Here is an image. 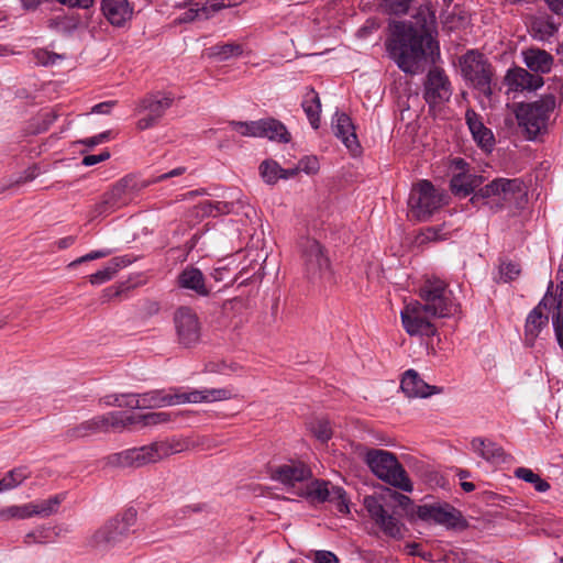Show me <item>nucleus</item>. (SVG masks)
<instances>
[{
	"label": "nucleus",
	"instance_id": "obj_59",
	"mask_svg": "<svg viewBox=\"0 0 563 563\" xmlns=\"http://www.w3.org/2000/svg\"><path fill=\"white\" fill-rule=\"evenodd\" d=\"M109 139V132H102L98 135H95L92 137H88L86 140H82L81 143L89 146V147H92L95 145H98V144H101L106 141H108Z\"/></svg>",
	"mask_w": 563,
	"mask_h": 563
},
{
	"label": "nucleus",
	"instance_id": "obj_37",
	"mask_svg": "<svg viewBox=\"0 0 563 563\" xmlns=\"http://www.w3.org/2000/svg\"><path fill=\"white\" fill-rule=\"evenodd\" d=\"M385 534L400 539L404 537L405 527L404 525L391 515H385V517L377 523Z\"/></svg>",
	"mask_w": 563,
	"mask_h": 563
},
{
	"label": "nucleus",
	"instance_id": "obj_34",
	"mask_svg": "<svg viewBox=\"0 0 563 563\" xmlns=\"http://www.w3.org/2000/svg\"><path fill=\"white\" fill-rule=\"evenodd\" d=\"M243 53V48L238 43L218 44L208 49V56L220 62L232 57H238Z\"/></svg>",
	"mask_w": 563,
	"mask_h": 563
},
{
	"label": "nucleus",
	"instance_id": "obj_57",
	"mask_svg": "<svg viewBox=\"0 0 563 563\" xmlns=\"http://www.w3.org/2000/svg\"><path fill=\"white\" fill-rule=\"evenodd\" d=\"M120 397H123V399L119 400L118 407L140 408L137 394H121Z\"/></svg>",
	"mask_w": 563,
	"mask_h": 563
},
{
	"label": "nucleus",
	"instance_id": "obj_7",
	"mask_svg": "<svg viewBox=\"0 0 563 563\" xmlns=\"http://www.w3.org/2000/svg\"><path fill=\"white\" fill-rule=\"evenodd\" d=\"M420 301L438 318H449L459 311V303L444 280L428 278L419 289Z\"/></svg>",
	"mask_w": 563,
	"mask_h": 563
},
{
	"label": "nucleus",
	"instance_id": "obj_52",
	"mask_svg": "<svg viewBox=\"0 0 563 563\" xmlns=\"http://www.w3.org/2000/svg\"><path fill=\"white\" fill-rule=\"evenodd\" d=\"M110 254H111V250H108V249L91 251L90 253H88V254H86V255H84V256L73 261L69 264V266L70 267H75L76 265H78L80 263L103 258V257L109 256Z\"/></svg>",
	"mask_w": 563,
	"mask_h": 563
},
{
	"label": "nucleus",
	"instance_id": "obj_61",
	"mask_svg": "<svg viewBox=\"0 0 563 563\" xmlns=\"http://www.w3.org/2000/svg\"><path fill=\"white\" fill-rule=\"evenodd\" d=\"M344 496H346V493L342 487L331 485V488L329 492V498L327 501L335 504V503H338V500L342 499Z\"/></svg>",
	"mask_w": 563,
	"mask_h": 563
},
{
	"label": "nucleus",
	"instance_id": "obj_15",
	"mask_svg": "<svg viewBox=\"0 0 563 563\" xmlns=\"http://www.w3.org/2000/svg\"><path fill=\"white\" fill-rule=\"evenodd\" d=\"M417 517L428 523L455 528L462 519L461 512L448 503L434 501L415 508Z\"/></svg>",
	"mask_w": 563,
	"mask_h": 563
},
{
	"label": "nucleus",
	"instance_id": "obj_46",
	"mask_svg": "<svg viewBox=\"0 0 563 563\" xmlns=\"http://www.w3.org/2000/svg\"><path fill=\"white\" fill-rule=\"evenodd\" d=\"M413 0H382V9L395 15L406 14Z\"/></svg>",
	"mask_w": 563,
	"mask_h": 563
},
{
	"label": "nucleus",
	"instance_id": "obj_22",
	"mask_svg": "<svg viewBox=\"0 0 563 563\" xmlns=\"http://www.w3.org/2000/svg\"><path fill=\"white\" fill-rule=\"evenodd\" d=\"M332 128L335 136L342 141L345 147L353 155H357L361 147L351 119L345 113L336 112L332 121Z\"/></svg>",
	"mask_w": 563,
	"mask_h": 563
},
{
	"label": "nucleus",
	"instance_id": "obj_9",
	"mask_svg": "<svg viewBox=\"0 0 563 563\" xmlns=\"http://www.w3.org/2000/svg\"><path fill=\"white\" fill-rule=\"evenodd\" d=\"M461 74L465 80L485 96H490L493 68L487 58L477 51H468L459 60Z\"/></svg>",
	"mask_w": 563,
	"mask_h": 563
},
{
	"label": "nucleus",
	"instance_id": "obj_55",
	"mask_svg": "<svg viewBox=\"0 0 563 563\" xmlns=\"http://www.w3.org/2000/svg\"><path fill=\"white\" fill-rule=\"evenodd\" d=\"M185 173H186V167H183V166L176 167V168L172 169L168 173L162 174V175L153 178L152 180L146 181L144 184V186H148L151 184L161 183V181L166 180L168 178L180 176V175H183Z\"/></svg>",
	"mask_w": 563,
	"mask_h": 563
},
{
	"label": "nucleus",
	"instance_id": "obj_30",
	"mask_svg": "<svg viewBox=\"0 0 563 563\" xmlns=\"http://www.w3.org/2000/svg\"><path fill=\"white\" fill-rule=\"evenodd\" d=\"M301 107L313 129L320 126L321 101L314 89L310 88L303 96Z\"/></svg>",
	"mask_w": 563,
	"mask_h": 563
},
{
	"label": "nucleus",
	"instance_id": "obj_16",
	"mask_svg": "<svg viewBox=\"0 0 563 563\" xmlns=\"http://www.w3.org/2000/svg\"><path fill=\"white\" fill-rule=\"evenodd\" d=\"M452 96L451 82L445 73L433 67L429 70L424 82L423 97L430 107L442 104Z\"/></svg>",
	"mask_w": 563,
	"mask_h": 563
},
{
	"label": "nucleus",
	"instance_id": "obj_64",
	"mask_svg": "<svg viewBox=\"0 0 563 563\" xmlns=\"http://www.w3.org/2000/svg\"><path fill=\"white\" fill-rule=\"evenodd\" d=\"M550 10L559 15H563V0H544Z\"/></svg>",
	"mask_w": 563,
	"mask_h": 563
},
{
	"label": "nucleus",
	"instance_id": "obj_17",
	"mask_svg": "<svg viewBox=\"0 0 563 563\" xmlns=\"http://www.w3.org/2000/svg\"><path fill=\"white\" fill-rule=\"evenodd\" d=\"M172 103L173 99L166 95L155 93L144 97L140 100L136 111L147 112V114L137 121V128L146 130L155 125Z\"/></svg>",
	"mask_w": 563,
	"mask_h": 563
},
{
	"label": "nucleus",
	"instance_id": "obj_42",
	"mask_svg": "<svg viewBox=\"0 0 563 563\" xmlns=\"http://www.w3.org/2000/svg\"><path fill=\"white\" fill-rule=\"evenodd\" d=\"M563 295L561 294L560 299L556 298V305L552 307L555 312L552 316V323L555 331L556 340L563 350Z\"/></svg>",
	"mask_w": 563,
	"mask_h": 563
},
{
	"label": "nucleus",
	"instance_id": "obj_25",
	"mask_svg": "<svg viewBox=\"0 0 563 563\" xmlns=\"http://www.w3.org/2000/svg\"><path fill=\"white\" fill-rule=\"evenodd\" d=\"M466 123L473 135L474 141L485 152H490L495 144V137L493 132L486 128L478 114L472 110L466 112Z\"/></svg>",
	"mask_w": 563,
	"mask_h": 563
},
{
	"label": "nucleus",
	"instance_id": "obj_10",
	"mask_svg": "<svg viewBox=\"0 0 563 563\" xmlns=\"http://www.w3.org/2000/svg\"><path fill=\"white\" fill-rule=\"evenodd\" d=\"M435 318L438 317L419 300L407 302L400 312L402 328L410 336L434 335Z\"/></svg>",
	"mask_w": 563,
	"mask_h": 563
},
{
	"label": "nucleus",
	"instance_id": "obj_28",
	"mask_svg": "<svg viewBox=\"0 0 563 563\" xmlns=\"http://www.w3.org/2000/svg\"><path fill=\"white\" fill-rule=\"evenodd\" d=\"M260 137L287 143L290 140V134L282 122L266 118L260 120Z\"/></svg>",
	"mask_w": 563,
	"mask_h": 563
},
{
	"label": "nucleus",
	"instance_id": "obj_14",
	"mask_svg": "<svg viewBox=\"0 0 563 563\" xmlns=\"http://www.w3.org/2000/svg\"><path fill=\"white\" fill-rule=\"evenodd\" d=\"M450 170L451 190L454 195L460 197H466L473 192L475 194V189H479L484 181L483 176L472 170L468 164L462 158H454L451 163Z\"/></svg>",
	"mask_w": 563,
	"mask_h": 563
},
{
	"label": "nucleus",
	"instance_id": "obj_1",
	"mask_svg": "<svg viewBox=\"0 0 563 563\" xmlns=\"http://www.w3.org/2000/svg\"><path fill=\"white\" fill-rule=\"evenodd\" d=\"M420 31L411 23L395 22L391 26V36L386 43L389 57L405 73L416 74L419 63L423 59L427 48L433 53L438 49L437 43L430 36V31L435 24V13L429 1L421 3L415 14Z\"/></svg>",
	"mask_w": 563,
	"mask_h": 563
},
{
	"label": "nucleus",
	"instance_id": "obj_53",
	"mask_svg": "<svg viewBox=\"0 0 563 563\" xmlns=\"http://www.w3.org/2000/svg\"><path fill=\"white\" fill-rule=\"evenodd\" d=\"M299 169L308 175H313L319 170V163L316 157H305L299 162Z\"/></svg>",
	"mask_w": 563,
	"mask_h": 563
},
{
	"label": "nucleus",
	"instance_id": "obj_27",
	"mask_svg": "<svg viewBox=\"0 0 563 563\" xmlns=\"http://www.w3.org/2000/svg\"><path fill=\"white\" fill-rule=\"evenodd\" d=\"M178 285L184 289L191 290L199 296H208L210 294V289L206 284V279L203 274L196 267H186L178 275Z\"/></svg>",
	"mask_w": 563,
	"mask_h": 563
},
{
	"label": "nucleus",
	"instance_id": "obj_41",
	"mask_svg": "<svg viewBox=\"0 0 563 563\" xmlns=\"http://www.w3.org/2000/svg\"><path fill=\"white\" fill-rule=\"evenodd\" d=\"M331 485L328 482L323 481H314L311 482L305 492V495L320 501H327L329 498V492H330Z\"/></svg>",
	"mask_w": 563,
	"mask_h": 563
},
{
	"label": "nucleus",
	"instance_id": "obj_20",
	"mask_svg": "<svg viewBox=\"0 0 563 563\" xmlns=\"http://www.w3.org/2000/svg\"><path fill=\"white\" fill-rule=\"evenodd\" d=\"M556 305V297L547 294L541 302L528 314L526 321V340L532 343L541 329L548 323V316L543 310L552 309Z\"/></svg>",
	"mask_w": 563,
	"mask_h": 563
},
{
	"label": "nucleus",
	"instance_id": "obj_45",
	"mask_svg": "<svg viewBox=\"0 0 563 563\" xmlns=\"http://www.w3.org/2000/svg\"><path fill=\"white\" fill-rule=\"evenodd\" d=\"M311 433L322 443L328 442L332 437V428L327 420L318 419L310 423Z\"/></svg>",
	"mask_w": 563,
	"mask_h": 563
},
{
	"label": "nucleus",
	"instance_id": "obj_24",
	"mask_svg": "<svg viewBox=\"0 0 563 563\" xmlns=\"http://www.w3.org/2000/svg\"><path fill=\"white\" fill-rule=\"evenodd\" d=\"M471 449L475 454L492 464L505 463L508 459L504 449L488 439L474 438L471 441Z\"/></svg>",
	"mask_w": 563,
	"mask_h": 563
},
{
	"label": "nucleus",
	"instance_id": "obj_54",
	"mask_svg": "<svg viewBox=\"0 0 563 563\" xmlns=\"http://www.w3.org/2000/svg\"><path fill=\"white\" fill-rule=\"evenodd\" d=\"M36 58H37V65L47 66V65L55 64L57 60H59L62 58V56L42 49V51H37Z\"/></svg>",
	"mask_w": 563,
	"mask_h": 563
},
{
	"label": "nucleus",
	"instance_id": "obj_43",
	"mask_svg": "<svg viewBox=\"0 0 563 563\" xmlns=\"http://www.w3.org/2000/svg\"><path fill=\"white\" fill-rule=\"evenodd\" d=\"M230 126L242 136L260 137V120L249 122L232 121Z\"/></svg>",
	"mask_w": 563,
	"mask_h": 563
},
{
	"label": "nucleus",
	"instance_id": "obj_49",
	"mask_svg": "<svg viewBox=\"0 0 563 563\" xmlns=\"http://www.w3.org/2000/svg\"><path fill=\"white\" fill-rule=\"evenodd\" d=\"M500 276L504 279V282H510L515 279L520 274V267L516 263H503L500 265Z\"/></svg>",
	"mask_w": 563,
	"mask_h": 563
},
{
	"label": "nucleus",
	"instance_id": "obj_19",
	"mask_svg": "<svg viewBox=\"0 0 563 563\" xmlns=\"http://www.w3.org/2000/svg\"><path fill=\"white\" fill-rule=\"evenodd\" d=\"M312 476L311 470L301 461L290 460L272 471V478L286 487L307 482Z\"/></svg>",
	"mask_w": 563,
	"mask_h": 563
},
{
	"label": "nucleus",
	"instance_id": "obj_4",
	"mask_svg": "<svg viewBox=\"0 0 563 563\" xmlns=\"http://www.w3.org/2000/svg\"><path fill=\"white\" fill-rule=\"evenodd\" d=\"M526 187L518 178H496L481 187L472 197V202H482L492 210L499 211L518 205L526 196Z\"/></svg>",
	"mask_w": 563,
	"mask_h": 563
},
{
	"label": "nucleus",
	"instance_id": "obj_18",
	"mask_svg": "<svg viewBox=\"0 0 563 563\" xmlns=\"http://www.w3.org/2000/svg\"><path fill=\"white\" fill-rule=\"evenodd\" d=\"M306 274L309 279H322L330 274V262L320 243L307 240L303 246Z\"/></svg>",
	"mask_w": 563,
	"mask_h": 563
},
{
	"label": "nucleus",
	"instance_id": "obj_5",
	"mask_svg": "<svg viewBox=\"0 0 563 563\" xmlns=\"http://www.w3.org/2000/svg\"><path fill=\"white\" fill-rule=\"evenodd\" d=\"M364 461L379 479L404 492H412L411 481L391 452L380 449L365 450Z\"/></svg>",
	"mask_w": 563,
	"mask_h": 563
},
{
	"label": "nucleus",
	"instance_id": "obj_26",
	"mask_svg": "<svg viewBox=\"0 0 563 563\" xmlns=\"http://www.w3.org/2000/svg\"><path fill=\"white\" fill-rule=\"evenodd\" d=\"M101 10L107 20L114 26H122L133 14L128 0H102Z\"/></svg>",
	"mask_w": 563,
	"mask_h": 563
},
{
	"label": "nucleus",
	"instance_id": "obj_33",
	"mask_svg": "<svg viewBox=\"0 0 563 563\" xmlns=\"http://www.w3.org/2000/svg\"><path fill=\"white\" fill-rule=\"evenodd\" d=\"M35 514V505L32 503L24 505H13L0 509V520L9 521L12 519H27Z\"/></svg>",
	"mask_w": 563,
	"mask_h": 563
},
{
	"label": "nucleus",
	"instance_id": "obj_31",
	"mask_svg": "<svg viewBox=\"0 0 563 563\" xmlns=\"http://www.w3.org/2000/svg\"><path fill=\"white\" fill-rule=\"evenodd\" d=\"M529 29L534 37L543 41L556 33L558 25L554 23L551 16L543 14L531 16Z\"/></svg>",
	"mask_w": 563,
	"mask_h": 563
},
{
	"label": "nucleus",
	"instance_id": "obj_63",
	"mask_svg": "<svg viewBox=\"0 0 563 563\" xmlns=\"http://www.w3.org/2000/svg\"><path fill=\"white\" fill-rule=\"evenodd\" d=\"M113 106H114L113 101L101 102V103L93 106L92 112L99 113V114H107L110 112V110L112 109Z\"/></svg>",
	"mask_w": 563,
	"mask_h": 563
},
{
	"label": "nucleus",
	"instance_id": "obj_60",
	"mask_svg": "<svg viewBox=\"0 0 563 563\" xmlns=\"http://www.w3.org/2000/svg\"><path fill=\"white\" fill-rule=\"evenodd\" d=\"M379 27L378 23L374 20H368L366 23L357 31L360 37H366L374 31Z\"/></svg>",
	"mask_w": 563,
	"mask_h": 563
},
{
	"label": "nucleus",
	"instance_id": "obj_12",
	"mask_svg": "<svg viewBox=\"0 0 563 563\" xmlns=\"http://www.w3.org/2000/svg\"><path fill=\"white\" fill-rule=\"evenodd\" d=\"M134 522L135 514L133 512L109 520L93 533V544L100 548H109L123 543L134 533L132 529Z\"/></svg>",
	"mask_w": 563,
	"mask_h": 563
},
{
	"label": "nucleus",
	"instance_id": "obj_44",
	"mask_svg": "<svg viewBox=\"0 0 563 563\" xmlns=\"http://www.w3.org/2000/svg\"><path fill=\"white\" fill-rule=\"evenodd\" d=\"M364 506L376 525L387 515L380 500L375 496H366Z\"/></svg>",
	"mask_w": 563,
	"mask_h": 563
},
{
	"label": "nucleus",
	"instance_id": "obj_50",
	"mask_svg": "<svg viewBox=\"0 0 563 563\" xmlns=\"http://www.w3.org/2000/svg\"><path fill=\"white\" fill-rule=\"evenodd\" d=\"M10 479H12L15 486H20L25 479L30 478L32 475V471L26 466H18L10 471Z\"/></svg>",
	"mask_w": 563,
	"mask_h": 563
},
{
	"label": "nucleus",
	"instance_id": "obj_29",
	"mask_svg": "<svg viewBox=\"0 0 563 563\" xmlns=\"http://www.w3.org/2000/svg\"><path fill=\"white\" fill-rule=\"evenodd\" d=\"M527 67L536 73H549L552 67V56L542 49H528L523 53Z\"/></svg>",
	"mask_w": 563,
	"mask_h": 563
},
{
	"label": "nucleus",
	"instance_id": "obj_2",
	"mask_svg": "<svg viewBox=\"0 0 563 563\" xmlns=\"http://www.w3.org/2000/svg\"><path fill=\"white\" fill-rule=\"evenodd\" d=\"M188 448L189 443L185 439H164L140 448L112 453L103 459V464L106 467L111 468H137L147 464L157 463L170 455L184 452Z\"/></svg>",
	"mask_w": 563,
	"mask_h": 563
},
{
	"label": "nucleus",
	"instance_id": "obj_13",
	"mask_svg": "<svg viewBox=\"0 0 563 563\" xmlns=\"http://www.w3.org/2000/svg\"><path fill=\"white\" fill-rule=\"evenodd\" d=\"M173 320L177 342L183 347H192L200 342L201 322L192 309L188 307L178 308Z\"/></svg>",
	"mask_w": 563,
	"mask_h": 563
},
{
	"label": "nucleus",
	"instance_id": "obj_47",
	"mask_svg": "<svg viewBox=\"0 0 563 563\" xmlns=\"http://www.w3.org/2000/svg\"><path fill=\"white\" fill-rule=\"evenodd\" d=\"M135 423H142V426L148 427L168 422L170 420V415L164 411L148 412L140 417H135Z\"/></svg>",
	"mask_w": 563,
	"mask_h": 563
},
{
	"label": "nucleus",
	"instance_id": "obj_58",
	"mask_svg": "<svg viewBox=\"0 0 563 563\" xmlns=\"http://www.w3.org/2000/svg\"><path fill=\"white\" fill-rule=\"evenodd\" d=\"M109 157H110V153L108 151H103L97 155H95V154L86 155L82 159V164L85 166H92V165H96L103 161H107Z\"/></svg>",
	"mask_w": 563,
	"mask_h": 563
},
{
	"label": "nucleus",
	"instance_id": "obj_6",
	"mask_svg": "<svg viewBox=\"0 0 563 563\" xmlns=\"http://www.w3.org/2000/svg\"><path fill=\"white\" fill-rule=\"evenodd\" d=\"M446 203V195L427 179L416 183L410 191L408 208L411 217L419 221L428 220Z\"/></svg>",
	"mask_w": 563,
	"mask_h": 563
},
{
	"label": "nucleus",
	"instance_id": "obj_36",
	"mask_svg": "<svg viewBox=\"0 0 563 563\" xmlns=\"http://www.w3.org/2000/svg\"><path fill=\"white\" fill-rule=\"evenodd\" d=\"M98 432H102V430L99 426L97 417H93L91 420L81 422L78 426L71 428L68 431V437L71 439H80Z\"/></svg>",
	"mask_w": 563,
	"mask_h": 563
},
{
	"label": "nucleus",
	"instance_id": "obj_62",
	"mask_svg": "<svg viewBox=\"0 0 563 563\" xmlns=\"http://www.w3.org/2000/svg\"><path fill=\"white\" fill-rule=\"evenodd\" d=\"M10 478L11 477H10L9 472L4 473L0 477V494L16 488L14 482L12 479H10Z\"/></svg>",
	"mask_w": 563,
	"mask_h": 563
},
{
	"label": "nucleus",
	"instance_id": "obj_32",
	"mask_svg": "<svg viewBox=\"0 0 563 563\" xmlns=\"http://www.w3.org/2000/svg\"><path fill=\"white\" fill-rule=\"evenodd\" d=\"M101 427L102 432L109 431L110 429L124 428L128 424L136 422L135 417H124L120 412H108L106 415L96 416Z\"/></svg>",
	"mask_w": 563,
	"mask_h": 563
},
{
	"label": "nucleus",
	"instance_id": "obj_56",
	"mask_svg": "<svg viewBox=\"0 0 563 563\" xmlns=\"http://www.w3.org/2000/svg\"><path fill=\"white\" fill-rule=\"evenodd\" d=\"M314 563H339L336 555L330 551H316Z\"/></svg>",
	"mask_w": 563,
	"mask_h": 563
},
{
	"label": "nucleus",
	"instance_id": "obj_40",
	"mask_svg": "<svg viewBox=\"0 0 563 563\" xmlns=\"http://www.w3.org/2000/svg\"><path fill=\"white\" fill-rule=\"evenodd\" d=\"M515 475L525 482L531 483L538 492L544 493L550 488L549 483L530 468L519 467L515 471Z\"/></svg>",
	"mask_w": 563,
	"mask_h": 563
},
{
	"label": "nucleus",
	"instance_id": "obj_8",
	"mask_svg": "<svg viewBox=\"0 0 563 563\" xmlns=\"http://www.w3.org/2000/svg\"><path fill=\"white\" fill-rule=\"evenodd\" d=\"M555 108L552 95L543 96L540 100L521 104L517 111L519 125L522 126L529 140L536 139L547 129L551 112Z\"/></svg>",
	"mask_w": 563,
	"mask_h": 563
},
{
	"label": "nucleus",
	"instance_id": "obj_48",
	"mask_svg": "<svg viewBox=\"0 0 563 563\" xmlns=\"http://www.w3.org/2000/svg\"><path fill=\"white\" fill-rule=\"evenodd\" d=\"M201 206H202V210L206 213L211 214V216L229 213L232 210L231 203L222 202V201H216V202L208 201V202H203Z\"/></svg>",
	"mask_w": 563,
	"mask_h": 563
},
{
	"label": "nucleus",
	"instance_id": "obj_23",
	"mask_svg": "<svg viewBox=\"0 0 563 563\" xmlns=\"http://www.w3.org/2000/svg\"><path fill=\"white\" fill-rule=\"evenodd\" d=\"M505 81L511 91L537 90L543 85L540 75L530 74L523 68L509 69Z\"/></svg>",
	"mask_w": 563,
	"mask_h": 563
},
{
	"label": "nucleus",
	"instance_id": "obj_21",
	"mask_svg": "<svg viewBox=\"0 0 563 563\" xmlns=\"http://www.w3.org/2000/svg\"><path fill=\"white\" fill-rule=\"evenodd\" d=\"M400 387L410 398H427L442 391V388L427 384L415 369L405 372Z\"/></svg>",
	"mask_w": 563,
	"mask_h": 563
},
{
	"label": "nucleus",
	"instance_id": "obj_11",
	"mask_svg": "<svg viewBox=\"0 0 563 563\" xmlns=\"http://www.w3.org/2000/svg\"><path fill=\"white\" fill-rule=\"evenodd\" d=\"M136 184L133 178L124 177L107 191L92 210V218L108 216L129 205L135 197Z\"/></svg>",
	"mask_w": 563,
	"mask_h": 563
},
{
	"label": "nucleus",
	"instance_id": "obj_38",
	"mask_svg": "<svg viewBox=\"0 0 563 563\" xmlns=\"http://www.w3.org/2000/svg\"><path fill=\"white\" fill-rule=\"evenodd\" d=\"M260 174L268 185H274L280 179L282 167L272 159H266L260 165Z\"/></svg>",
	"mask_w": 563,
	"mask_h": 563
},
{
	"label": "nucleus",
	"instance_id": "obj_35",
	"mask_svg": "<svg viewBox=\"0 0 563 563\" xmlns=\"http://www.w3.org/2000/svg\"><path fill=\"white\" fill-rule=\"evenodd\" d=\"M124 265V260L119 257L112 258L104 268L90 275V283L92 285H101L110 280L117 274L119 268Z\"/></svg>",
	"mask_w": 563,
	"mask_h": 563
},
{
	"label": "nucleus",
	"instance_id": "obj_51",
	"mask_svg": "<svg viewBox=\"0 0 563 563\" xmlns=\"http://www.w3.org/2000/svg\"><path fill=\"white\" fill-rule=\"evenodd\" d=\"M443 230H444L443 227H431V228L426 229L421 234V236H422L421 242H424V241L433 242V241H441V240L446 239L448 233L443 232Z\"/></svg>",
	"mask_w": 563,
	"mask_h": 563
},
{
	"label": "nucleus",
	"instance_id": "obj_39",
	"mask_svg": "<svg viewBox=\"0 0 563 563\" xmlns=\"http://www.w3.org/2000/svg\"><path fill=\"white\" fill-rule=\"evenodd\" d=\"M66 493H59L37 504V516L48 517L56 514L65 500Z\"/></svg>",
	"mask_w": 563,
	"mask_h": 563
},
{
	"label": "nucleus",
	"instance_id": "obj_3",
	"mask_svg": "<svg viewBox=\"0 0 563 563\" xmlns=\"http://www.w3.org/2000/svg\"><path fill=\"white\" fill-rule=\"evenodd\" d=\"M232 391L228 388H203L188 391L151 390L137 394L140 408H161L180 404H199L228 400L232 398Z\"/></svg>",
	"mask_w": 563,
	"mask_h": 563
}]
</instances>
